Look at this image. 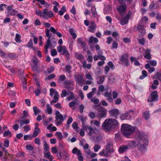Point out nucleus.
<instances>
[{
	"instance_id": "1",
	"label": "nucleus",
	"mask_w": 161,
	"mask_h": 161,
	"mask_svg": "<svg viewBox=\"0 0 161 161\" xmlns=\"http://www.w3.org/2000/svg\"><path fill=\"white\" fill-rule=\"evenodd\" d=\"M135 140L138 142V144L134 141H131L128 142L127 146L132 148L137 146L142 153H144L146 150V147L148 144V141L147 136L143 133L137 132L135 136Z\"/></svg>"
},
{
	"instance_id": "2",
	"label": "nucleus",
	"mask_w": 161,
	"mask_h": 161,
	"mask_svg": "<svg viewBox=\"0 0 161 161\" xmlns=\"http://www.w3.org/2000/svg\"><path fill=\"white\" fill-rule=\"evenodd\" d=\"M117 121L115 119L110 118L106 119L103 123L102 127L105 131L110 130L112 127L118 126Z\"/></svg>"
},
{
	"instance_id": "3",
	"label": "nucleus",
	"mask_w": 161,
	"mask_h": 161,
	"mask_svg": "<svg viewBox=\"0 0 161 161\" xmlns=\"http://www.w3.org/2000/svg\"><path fill=\"white\" fill-rule=\"evenodd\" d=\"M135 130V127L126 124H123L122 125L121 132L123 135L126 137L129 138Z\"/></svg>"
},
{
	"instance_id": "4",
	"label": "nucleus",
	"mask_w": 161,
	"mask_h": 161,
	"mask_svg": "<svg viewBox=\"0 0 161 161\" xmlns=\"http://www.w3.org/2000/svg\"><path fill=\"white\" fill-rule=\"evenodd\" d=\"M113 145V142H108L106 146V149H103L102 152L99 153V154L105 157L109 156L110 154L113 153L114 152L113 149L111 148Z\"/></svg>"
},
{
	"instance_id": "5",
	"label": "nucleus",
	"mask_w": 161,
	"mask_h": 161,
	"mask_svg": "<svg viewBox=\"0 0 161 161\" xmlns=\"http://www.w3.org/2000/svg\"><path fill=\"white\" fill-rule=\"evenodd\" d=\"M129 55L127 53H124L121 55L119 58L120 62L119 64L124 65L125 66L128 67L130 65V61L129 60Z\"/></svg>"
},
{
	"instance_id": "6",
	"label": "nucleus",
	"mask_w": 161,
	"mask_h": 161,
	"mask_svg": "<svg viewBox=\"0 0 161 161\" xmlns=\"http://www.w3.org/2000/svg\"><path fill=\"white\" fill-rule=\"evenodd\" d=\"M55 114L56 115L55 121L56 122V125H59L66 119V116L64 115V117L63 116L60 114L58 111L56 112Z\"/></svg>"
},
{
	"instance_id": "7",
	"label": "nucleus",
	"mask_w": 161,
	"mask_h": 161,
	"mask_svg": "<svg viewBox=\"0 0 161 161\" xmlns=\"http://www.w3.org/2000/svg\"><path fill=\"white\" fill-rule=\"evenodd\" d=\"M43 11V18L45 19H47L48 18H51L54 16L53 11H48L47 9H44Z\"/></svg>"
},
{
	"instance_id": "8",
	"label": "nucleus",
	"mask_w": 161,
	"mask_h": 161,
	"mask_svg": "<svg viewBox=\"0 0 161 161\" xmlns=\"http://www.w3.org/2000/svg\"><path fill=\"white\" fill-rule=\"evenodd\" d=\"M107 110L103 107H101L98 109V116L101 118L105 117L107 114Z\"/></svg>"
},
{
	"instance_id": "9",
	"label": "nucleus",
	"mask_w": 161,
	"mask_h": 161,
	"mask_svg": "<svg viewBox=\"0 0 161 161\" xmlns=\"http://www.w3.org/2000/svg\"><path fill=\"white\" fill-rule=\"evenodd\" d=\"M72 152L73 154H76V155L78 156V160L79 161H83V157L80 150L78 149L76 147H75L72 150Z\"/></svg>"
},
{
	"instance_id": "10",
	"label": "nucleus",
	"mask_w": 161,
	"mask_h": 161,
	"mask_svg": "<svg viewBox=\"0 0 161 161\" xmlns=\"http://www.w3.org/2000/svg\"><path fill=\"white\" fill-rule=\"evenodd\" d=\"M127 7L125 4L119 6L117 9L121 16L124 15L125 14Z\"/></svg>"
},
{
	"instance_id": "11",
	"label": "nucleus",
	"mask_w": 161,
	"mask_h": 161,
	"mask_svg": "<svg viewBox=\"0 0 161 161\" xmlns=\"http://www.w3.org/2000/svg\"><path fill=\"white\" fill-rule=\"evenodd\" d=\"M158 96L156 91L153 92L147 99L148 102H152L157 100Z\"/></svg>"
},
{
	"instance_id": "12",
	"label": "nucleus",
	"mask_w": 161,
	"mask_h": 161,
	"mask_svg": "<svg viewBox=\"0 0 161 161\" xmlns=\"http://www.w3.org/2000/svg\"><path fill=\"white\" fill-rule=\"evenodd\" d=\"M89 132L88 134L91 136L95 137L98 134V131L96 129L93 128L92 126H89Z\"/></svg>"
},
{
	"instance_id": "13",
	"label": "nucleus",
	"mask_w": 161,
	"mask_h": 161,
	"mask_svg": "<svg viewBox=\"0 0 161 161\" xmlns=\"http://www.w3.org/2000/svg\"><path fill=\"white\" fill-rule=\"evenodd\" d=\"M143 56L144 57L147 59H150L151 58V50L149 49H144Z\"/></svg>"
},
{
	"instance_id": "14",
	"label": "nucleus",
	"mask_w": 161,
	"mask_h": 161,
	"mask_svg": "<svg viewBox=\"0 0 161 161\" xmlns=\"http://www.w3.org/2000/svg\"><path fill=\"white\" fill-rule=\"evenodd\" d=\"M109 113L111 116L116 118H117L119 115V110L117 109H114L110 110Z\"/></svg>"
},
{
	"instance_id": "15",
	"label": "nucleus",
	"mask_w": 161,
	"mask_h": 161,
	"mask_svg": "<svg viewBox=\"0 0 161 161\" xmlns=\"http://www.w3.org/2000/svg\"><path fill=\"white\" fill-rule=\"evenodd\" d=\"M104 96L107 98L106 100L108 102L111 103L113 102V99L112 97V93L111 92H106L104 94Z\"/></svg>"
},
{
	"instance_id": "16",
	"label": "nucleus",
	"mask_w": 161,
	"mask_h": 161,
	"mask_svg": "<svg viewBox=\"0 0 161 161\" xmlns=\"http://www.w3.org/2000/svg\"><path fill=\"white\" fill-rule=\"evenodd\" d=\"M128 149V146L122 145L119 147L118 152L120 153H123L126 152Z\"/></svg>"
},
{
	"instance_id": "17",
	"label": "nucleus",
	"mask_w": 161,
	"mask_h": 161,
	"mask_svg": "<svg viewBox=\"0 0 161 161\" xmlns=\"http://www.w3.org/2000/svg\"><path fill=\"white\" fill-rule=\"evenodd\" d=\"M97 26L95 23L93 21H92L91 22L90 25L88 27V30L90 32H94Z\"/></svg>"
},
{
	"instance_id": "18",
	"label": "nucleus",
	"mask_w": 161,
	"mask_h": 161,
	"mask_svg": "<svg viewBox=\"0 0 161 161\" xmlns=\"http://www.w3.org/2000/svg\"><path fill=\"white\" fill-rule=\"evenodd\" d=\"M59 94L58 92L55 91L54 92L53 99L50 102V104L52 105L53 103H54L57 102L59 99Z\"/></svg>"
},
{
	"instance_id": "19",
	"label": "nucleus",
	"mask_w": 161,
	"mask_h": 161,
	"mask_svg": "<svg viewBox=\"0 0 161 161\" xmlns=\"http://www.w3.org/2000/svg\"><path fill=\"white\" fill-rule=\"evenodd\" d=\"M129 18V16L128 15H126L123 18L121 19L120 23L122 25L127 24L128 22Z\"/></svg>"
},
{
	"instance_id": "20",
	"label": "nucleus",
	"mask_w": 161,
	"mask_h": 161,
	"mask_svg": "<svg viewBox=\"0 0 161 161\" xmlns=\"http://www.w3.org/2000/svg\"><path fill=\"white\" fill-rule=\"evenodd\" d=\"M63 54L65 55L67 59H69V53L66 47L65 46H63Z\"/></svg>"
},
{
	"instance_id": "21",
	"label": "nucleus",
	"mask_w": 161,
	"mask_h": 161,
	"mask_svg": "<svg viewBox=\"0 0 161 161\" xmlns=\"http://www.w3.org/2000/svg\"><path fill=\"white\" fill-rule=\"evenodd\" d=\"M77 42L79 44H81V47L82 48H83L85 50L86 49V44L85 42L82 41V39L81 38H78L77 40Z\"/></svg>"
},
{
	"instance_id": "22",
	"label": "nucleus",
	"mask_w": 161,
	"mask_h": 161,
	"mask_svg": "<svg viewBox=\"0 0 161 161\" xmlns=\"http://www.w3.org/2000/svg\"><path fill=\"white\" fill-rule=\"evenodd\" d=\"M75 79L78 84H82L84 82L82 76L80 75H78Z\"/></svg>"
},
{
	"instance_id": "23",
	"label": "nucleus",
	"mask_w": 161,
	"mask_h": 161,
	"mask_svg": "<svg viewBox=\"0 0 161 161\" xmlns=\"http://www.w3.org/2000/svg\"><path fill=\"white\" fill-rule=\"evenodd\" d=\"M159 8V6L158 3L156 2H155L154 1L152 2L149 6V8L151 9L153 8L157 9Z\"/></svg>"
},
{
	"instance_id": "24",
	"label": "nucleus",
	"mask_w": 161,
	"mask_h": 161,
	"mask_svg": "<svg viewBox=\"0 0 161 161\" xmlns=\"http://www.w3.org/2000/svg\"><path fill=\"white\" fill-rule=\"evenodd\" d=\"M74 82L72 80H65L64 82V83L65 85L66 88H68L70 85H73L74 84Z\"/></svg>"
},
{
	"instance_id": "25",
	"label": "nucleus",
	"mask_w": 161,
	"mask_h": 161,
	"mask_svg": "<svg viewBox=\"0 0 161 161\" xmlns=\"http://www.w3.org/2000/svg\"><path fill=\"white\" fill-rule=\"evenodd\" d=\"M117 77L114 75H111L109 78V81L110 84L115 83L117 81Z\"/></svg>"
},
{
	"instance_id": "26",
	"label": "nucleus",
	"mask_w": 161,
	"mask_h": 161,
	"mask_svg": "<svg viewBox=\"0 0 161 161\" xmlns=\"http://www.w3.org/2000/svg\"><path fill=\"white\" fill-rule=\"evenodd\" d=\"M40 131V129L36 127V126H35V130L34 131L33 135L31 136L32 138L35 137H36L38 134V132Z\"/></svg>"
},
{
	"instance_id": "27",
	"label": "nucleus",
	"mask_w": 161,
	"mask_h": 161,
	"mask_svg": "<svg viewBox=\"0 0 161 161\" xmlns=\"http://www.w3.org/2000/svg\"><path fill=\"white\" fill-rule=\"evenodd\" d=\"M82 67L84 68H87L88 69H90L92 67V65L91 64H86V60H84L82 63Z\"/></svg>"
},
{
	"instance_id": "28",
	"label": "nucleus",
	"mask_w": 161,
	"mask_h": 161,
	"mask_svg": "<svg viewBox=\"0 0 161 161\" xmlns=\"http://www.w3.org/2000/svg\"><path fill=\"white\" fill-rule=\"evenodd\" d=\"M120 118L122 120L129 119L130 118V116L129 115V113H127L122 115Z\"/></svg>"
},
{
	"instance_id": "29",
	"label": "nucleus",
	"mask_w": 161,
	"mask_h": 161,
	"mask_svg": "<svg viewBox=\"0 0 161 161\" xmlns=\"http://www.w3.org/2000/svg\"><path fill=\"white\" fill-rule=\"evenodd\" d=\"M30 120L28 119H25L21 120L20 122V126L22 127L24 124L27 125L30 123Z\"/></svg>"
},
{
	"instance_id": "30",
	"label": "nucleus",
	"mask_w": 161,
	"mask_h": 161,
	"mask_svg": "<svg viewBox=\"0 0 161 161\" xmlns=\"http://www.w3.org/2000/svg\"><path fill=\"white\" fill-rule=\"evenodd\" d=\"M71 69L72 66L69 65L67 64L65 66L64 70L66 72L70 74L71 72Z\"/></svg>"
},
{
	"instance_id": "31",
	"label": "nucleus",
	"mask_w": 161,
	"mask_h": 161,
	"mask_svg": "<svg viewBox=\"0 0 161 161\" xmlns=\"http://www.w3.org/2000/svg\"><path fill=\"white\" fill-rule=\"evenodd\" d=\"M75 57L79 60H82L84 58L83 56L81 54L78 53H75Z\"/></svg>"
},
{
	"instance_id": "32",
	"label": "nucleus",
	"mask_w": 161,
	"mask_h": 161,
	"mask_svg": "<svg viewBox=\"0 0 161 161\" xmlns=\"http://www.w3.org/2000/svg\"><path fill=\"white\" fill-rule=\"evenodd\" d=\"M105 80V76L104 75L99 77L97 83L98 84H101L103 83Z\"/></svg>"
},
{
	"instance_id": "33",
	"label": "nucleus",
	"mask_w": 161,
	"mask_h": 161,
	"mask_svg": "<svg viewBox=\"0 0 161 161\" xmlns=\"http://www.w3.org/2000/svg\"><path fill=\"white\" fill-rule=\"evenodd\" d=\"M91 11L93 17V18H95L97 15V12L95 6H94L91 7Z\"/></svg>"
},
{
	"instance_id": "34",
	"label": "nucleus",
	"mask_w": 161,
	"mask_h": 161,
	"mask_svg": "<svg viewBox=\"0 0 161 161\" xmlns=\"http://www.w3.org/2000/svg\"><path fill=\"white\" fill-rule=\"evenodd\" d=\"M65 76L64 75H62L59 76V78L58 81L60 83L63 81H64L65 80Z\"/></svg>"
},
{
	"instance_id": "35",
	"label": "nucleus",
	"mask_w": 161,
	"mask_h": 161,
	"mask_svg": "<svg viewBox=\"0 0 161 161\" xmlns=\"http://www.w3.org/2000/svg\"><path fill=\"white\" fill-rule=\"evenodd\" d=\"M143 117L146 120L148 119L150 117V114L148 111H146L143 113Z\"/></svg>"
},
{
	"instance_id": "36",
	"label": "nucleus",
	"mask_w": 161,
	"mask_h": 161,
	"mask_svg": "<svg viewBox=\"0 0 161 161\" xmlns=\"http://www.w3.org/2000/svg\"><path fill=\"white\" fill-rule=\"evenodd\" d=\"M43 143L44 150L46 152L48 151L49 149V147L48 144L47 143V142L45 140L43 142Z\"/></svg>"
},
{
	"instance_id": "37",
	"label": "nucleus",
	"mask_w": 161,
	"mask_h": 161,
	"mask_svg": "<svg viewBox=\"0 0 161 161\" xmlns=\"http://www.w3.org/2000/svg\"><path fill=\"white\" fill-rule=\"evenodd\" d=\"M47 111L49 114H51L52 113V109L50 106L49 104H47L46 105Z\"/></svg>"
},
{
	"instance_id": "38",
	"label": "nucleus",
	"mask_w": 161,
	"mask_h": 161,
	"mask_svg": "<svg viewBox=\"0 0 161 161\" xmlns=\"http://www.w3.org/2000/svg\"><path fill=\"white\" fill-rule=\"evenodd\" d=\"M146 34V31L145 30H143L142 31H140L138 32V34L139 37H141L144 36Z\"/></svg>"
},
{
	"instance_id": "39",
	"label": "nucleus",
	"mask_w": 161,
	"mask_h": 161,
	"mask_svg": "<svg viewBox=\"0 0 161 161\" xmlns=\"http://www.w3.org/2000/svg\"><path fill=\"white\" fill-rule=\"evenodd\" d=\"M33 110L34 112V114L35 115H38L40 113V110L36 106L33 107Z\"/></svg>"
},
{
	"instance_id": "40",
	"label": "nucleus",
	"mask_w": 161,
	"mask_h": 161,
	"mask_svg": "<svg viewBox=\"0 0 161 161\" xmlns=\"http://www.w3.org/2000/svg\"><path fill=\"white\" fill-rule=\"evenodd\" d=\"M21 37L20 35L18 34H16L15 35V40L16 42L18 43H20L21 42L20 40Z\"/></svg>"
},
{
	"instance_id": "41",
	"label": "nucleus",
	"mask_w": 161,
	"mask_h": 161,
	"mask_svg": "<svg viewBox=\"0 0 161 161\" xmlns=\"http://www.w3.org/2000/svg\"><path fill=\"white\" fill-rule=\"evenodd\" d=\"M51 45V39H48L47 40L46 43L45 45V49H48L50 46Z\"/></svg>"
},
{
	"instance_id": "42",
	"label": "nucleus",
	"mask_w": 161,
	"mask_h": 161,
	"mask_svg": "<svg viewBox=\"0 0 161 161\" xmlns=\"http://www.w3.org/2000/svg\"><path fill=\"white\" fill-rule=\"evenodd\" d=\"M147 62L149 63L150 65L152 66H155L156 65L157 63V62L155 60H147Z\"/></svg>"
},
{
	"instance_id": "43",
	"label": "nucleus",
	"mask_w": 161,
	"mask_h": 161,
	"mask_svg": "<svg viewBox=\"0 0 161 161\" xmlns=\"http://www.w3.org/2000/svg\"><path fill=\"white\" fill-rule=\"evenodd\" d=\"M70 96L66 98V100L68 101H70L71 100L75 98L74 94L73 92H70Z\"/></svg>"
},
{
	"instance_id": "44",
	"label": "nucleus",
	"mask_w": 161,
	"mask_h": 161,
	"mask_svg": "<svg viewBox=\"0 0 161 161\" xmlns=\"http://www.w3.org/2000/svg\"><path fill=\"white\" fill-rule=\"evenodd\" d=\"M35 13L37 15L40 17H43V12H42V11L40 10H36Z\"/></svg>"
},
{
	"instance_id": "45",
	"label": "nucleus",
	"mask_w": 161,
	"mask_h": 161,
	"mask_svg": "<svg viewBox=\"0 0 161 161\" xmlns=\"http://www.w3.org/2000/svg\"><path fill=\"white\" fill-rule=\"evenodd\" d=\"M49 29H47L46 31V36L48 37V39H51V37L52 36V34L50 33Z\"/></svg>"
},
{
	"instance_id": "46",
	"label": "nucleus",
	"mask_w": 161,
	"mask_h": 161,
	"mask_svg": "<svg viewBox=\"0 0 161 161\" xmlns=\"http://www.w3.org/2000/svg\"><path fill=\"white\" fill-rule=\"evenodd\" d=\"M155 79L161 81V73L159 72L157 73L154 76Z\"/></svg>"
},
{
	"instance_id": "47",
	"label": "nucleus",
	"mask_w": 161,
	"mask_h": 161,
	"mask_svg": "<svg viewBox=\"0 0 161 161\" xmlns=\"http://www.w3.org/2000/svg\"><path fill=\"white\" fill-rule=\"evenodd\" d=\"M77 100H75L74 101H72L69 103V106L70 108H72L75 106L77 104Z\"/></svg>"
},
{
	"instance_id": "48",
	"label": "nucleus",
	"mask_w": 161,
	"mask_h": 161,
	"mask_svg": "<svg viewBox=\"0 0 161 161\" xmlns=\"http://www.w3.org/2000/svg\"><path fill=\"white\" fill-rule=\"evenodd\" d=\"M67 95H69V94H67V91L65 89L63 90L61 94V97H64L66 96Z\"/></svg>"
},
{
	"instance_id": "49",
	"label": "nucleus",
	"mask_w": 161,
	"mask_h": 161,
	"mask_svg": "<svg viewBox=\"0 0 161 161\" xmlns=\"http://www.w3.org/2000/svg\"><path fill=\"white\" fill-rule=\"evenodd\" d=\"M73 121V119L72 117H69L68 118V120L67 121V123L68 125V126L67 127V129H68L69 128V125Z\"/></svg>"
},
{
	"instance_id": "50",
	"label": "nucleus",
	"mask_w": 161,
	"mask_h": 161,
	"mask_svg": "<svg viewBox=\"0 0 161 161\" xmlns=\"http://www.w3.org/2000/svg\"><path fill=\"white\" fill-rule=\"evenodd\" d=\"M8 56L13 59H15L17 58L16 54L14 53H9L8 54Z\"/></svg>"
},
{
	"instance_id": "51",
	"label": "nucleus",
	"mask_w": 161,
	"mask_h": 161,
	"mask_svg": "<svg viewBox=\"0 0 161 161\" xmlns=\"http://www.w3.org/2000/svg\"><path fill=\"white\" fill-rule=\"evenodd\" d=\"M91 101L94 104H98L99 102V100L98 99H96L94 97L92 98L91 100Z\"/></svg>"
},
{
	"instance_id": "52",
	"label": "nucleus",
	"mask_w": 161,
	"mask_h": 161,
	"mask_svg": "<svg viewBox=\"0 0 161 161\" xmlns=\"http://www.w3.org/2000/svg\"><path fill=\"white\" fill-rule=\"evenodd\" d=\"M137 29L138 31L145 30L144 29V25H139L137 27Z\"/></svg>"
},
{
	"instance_id": "53",
	"label": "nucleus",
	"mask_w": 161,
	"mask_h": 161,
	"mask_svg": "<svg viewBox=\"0 0 161 161\" xmlns=\"http://www.w3.org/2000/svg\"><path fill=\"white\" fill-rule=\"evenodd\" d=\"M3 135L4 136H9L11 137L12 136V134L11 133V132L9 130H8L5 131Z\"/></svg>"
},
{
	"instance_id": "54",
	"label": "nucleus",
	"mask_w": 161,
	"mask_h": 161,
	"mask_svg": "<svg viewBox=\"0 0 161 161\" xmlns=\"http://www.w3.org/2000/svg\"><path fill=\"white\" fill-rule=\"evenodd\" d=\"M17 11L14 9L8 11V13L11 15H14L17 13Z\"/></svg>"
},
{
	"instance_id": "55",
	"label": "nucleus",
	"mask_w": 161,
	"mask_h": 161,
	"mask_svg": "<svg viewBox=\"0 0 161 161\" xmlns=\"http://www.w3.org/2000/svg\"><path fill=\"white\" fill-rule=\"evenodd\" d=\"M32 61L34 65H38V60L36 56H34L33 57Z\"/></svg>"
},
{
	"instance_id": "56",
	"label": "nucleus",
	"mask_w": 161,
	"mask_h": 161,
	"mask_svg": "<svg viewBox=\"0 0 161 161\" xmlns=\"http://www.w3.org/2000/svg\"><path fill=\"white\" fill-rule=\"evenodd\" d=\"M118 47V43L114 41H113L112 42V48L113 49H117Z\"/></svg>"
},
{
	"instance_id": "57",
	"label": "nucleus",
	"mask_w": 161,
	"mask_h": 161,
	"mask_svg": "<svg viewBox=\"0 0 161 161\" xmlns=\"http://www.w3.org/2000/svg\"><path fill=\"white\" fill-rule=\"evenodd\" d=\"M28 112L24 110L23 111V116L21 117L22 119H25L28 117Z\"/></svg>"
},
{
	"instance_id": "58",
	"label": "nucleus",
	"mask_w": 161,
	"mask_h": 161,
	"mask_svg": "<svg viewBox=\"0 0 161 161\" xmlns=\"http://www.w3.org/2000/svg\"><path fill=\"white\" fill-rule=\"evenodd\" d=\"M24 131L27 132H28L31 129L30 126L29 125H26L23 127Z\"/></svg>"
},
{
	"instance_id": "59",
	"label": "nucleus",
	"mask_w": 161,
	"mask_h": 161,
	"mask_svg": "<svg viewBox=\"0 0 161 161\" xmlns=\"http://www.w3.org/2000/svg\"><path fill=\"white\" fill-rule=\"evenodd\" d=\"M108 65L113 70L114 68V66L113 63L111 61H109L108 63Z\"/></svg>"
},
{
	"instance_id": "60",
	"label": "nucleus",
	"mask_w": 161,
	"mask_h": 161,
	"mask_svg": "<svg viewBox=\"0 0 161 161\" xmlns=\"http://www.w3.org/2000/svg\"><path fill=\"white\" fill-rule=\"evenodd\" d=\"M56 136L59 139H62L63 138V136L61 132H56Z\"/></svg>"
},
{
	"instance_id": "61",
	"label": "nucleus",
	"mask_w": 161,
	"mask_h": 161,
	"mask_svg": "<svg viewBox=\"0 0 161 161\" xmlns=\"http://www.w3.org/2000/svg\"><path fill=\"white\" fill-rule=\"evenodd\" d=\"M4 146L5 147H7L9 146V142L8 140L7 139H5L4 141Z\"/></svg>"
},
{
	"instance_id": "62",
	"label": "nucleus",
	"mask_w": 161,
	"mask_h": 161,
	"mask_svg": "<svg viewBox=\"0 0 161 161\" xmlns=\"http://www.w3.org/2000/svg\"><path fill=\"white\" fill-rule=\"evenodd\" d=\"M85 77L87 79L91 80H93L92 77L90 73H87L86 74Z\"/></svg>"
},
{
	"instance_id": "63",
	"label": "nucleus",
	"mask_w": 161,
	"mask_h": 161,
	"mask_svg": "<svg viewBox=\"0 0 161 161\" xmlns=\"http://www.w3.org/2000/svg\"><path fill=\"white\" fill-rule=\"evenodd\" d=\"M32 136L30 135H25L24 136V139L25 140H26L29 139V140H31L32 139Z\"/></svg>"
},
{
	"instance_id": "64",
	"label": "nucleus",
	"mask_w": 161,
	"mask_h": 161,
	"mask_svg": "<svg viewBox=\"0 0 161 161\" xmlns=\"http://www.w3.org/2000/svg\"><path fill=\"white\" fill-rule=\"evenodd\" d=\"M101 148V146L98 145H96L94 146L93 148L94 151L95 152H97Z\"/></svg>"
}]
</instances>
